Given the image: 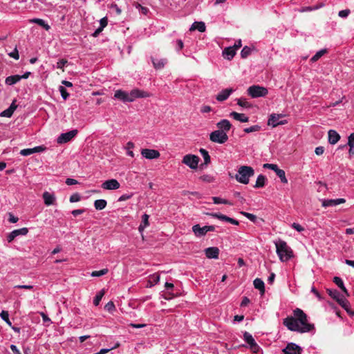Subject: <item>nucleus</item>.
Returning <instances> with one entry per match:
<instances>
[{"mask_svg": "<svg viewBox=\"0 0 354 354\" xmlns=\"http://www.w3.org/2000/svg\"><path fill=\"white\" fill-rule=\"evenodd\" d=\"M283 324L289 330L299 333H309L315 330L314 324L308 322L307 315L298 308L293 310V315L283 319Z\"/></svg>", "mask_w": 354, "mask_h": 354, "instance_id": "f257e3e1", "label": "nucleus"}, {"mask_svg": "<svg viewBox=\"0 0 354 354\" xmlns=\"http://www.w3.org/2000/svg\"><path fill=\"white\" fill-rule=\"evenodd\" d=\"M149 95L148 93L139 89H133L129 93L122 90H117L114 94V97L116 99L123 102H131L136 98L147 97Z\"/></svg>", "mask_w": 354, "mask_h": 354, "instance_id": "f03ea898", "label": "nucleus"}, {"mask_svg": "<svg viewBox=\"0 0 354 354\" xmlns=\"http://www.w3.org/2000/svg\"><path fill=\"white\" fill-rule=\"evenodd\" d=\"M274 245L276 246V252L281 261H288L293 257L292 249L285 241L279 239L274 241Z\"/></svg>", "mask_w": 354, "mask_h": 354, "instance_id": "7ed1b4c3", "label": "nucleus"}, {"mask_svg": "<svg viewBox=\"0 0 354 354\" xmlns=\"http://www.w3.org/2000/svg\"><path fill=\"white\" fill-rule=\"evenodd\" d=\"M254 171L252 167L243 165L239 167L235 178L238 182L248 185L250 181V178L254 176Z\"/></svg>", "mask_w": 354, "mask_h": 354, "instance_id": "20e7f679", "label": "nucleus"}, {"mask_svg": "<svg viewBox=\"0 0 354 354\" xmlns=\"http://www.w3.org/2000/svg\"><path fill=\"white\" fill-rule=\"evenodd\" d=\"M247 93L252 98L265 97L268 93V90L259 85H252L247 89Z\"/></svg>", "mask_w": 354, "mask_h": 354, "instance_id": "39448f33", "label": "nucleus"}, {"mask_svg": "<svg viewBox=\"0 0 354 354\" xmlns=\"http://www.w3.org/2000/svg\"><path fill=\"white\" fill-rule=\"evenodd\" d=\"M328 295L335 299L337 303L346 311L348 312V306L350 305L348 301L340 294L339 291L337 290H330L328 289Z\"/></svg>", "mask_w": 354, "mask_h": 354, "instance_id": "423d86ee", "label": "nucleus"}, {"mask_svg": "<svg viewBox=\"0 0 354 354\" xmlns=\"http://www.w3.org/2000/svg\"><path fill=\"white\" fill-rule=\"evenodd\" d=\"M209 139L214 142L223 144L228 140V136L226 133L216 130L210 133Z\"/></svg>", "mask_w": 354, "mask_h": 354, "instance_id": "0eeeda50", "label": "nucleus"}, {"mask_svg": "<svg viewBox=\"0 0 354 354\" xmlns=\"http://www.w3.org/2000/svg\"><path fill=\"white\" fill-rule=\"evenodd\" d=\"M214 230L215 227L213 225H205L201 227L199 225L196 224L192 227V231L197 236H204L208 232H213Z\"/></svg>", "mask_w": 354, "mask_h": 354, "instance_id": "6e6552de", "label": "nucleus"}, {"mask_svg": "<svg viewBox=\"0 0 354 354\" xmlns=\"http://www.w3.org/2000/svg\"><path fill=\"white\" fill-rule=\"evenodd\" d=\"M78 131L73 129L66 133H62L57 139V142L59 144L66 143L71 140L77 134Z\"/></svg>", "mask_w": 354, "mask_h": 354, "instance_id": "1a4fd4ad", "label": "nucleus"}, {"mask_svg": "<svg viewBox=\"0 0 354 354\" xmlns=\"http://www.w3.org/2000/svg\"><path fill=\"white\" fill-rule=\"evenodd\" d=\"M199 156H183V162L191 169H196L199 167Z\"/></svg>", "mask_w": 354, "mask_h": 354, "instance_id": "9d476101", "label": "nucleus"}, {"mask_svg": "<svg viewBox=\"0 0 354 354\" xmlns=\"http://www.w3.org/2000/svg\"><path fill=\"white\" fill-rule=\"evenodd\" d=\"M102 188L106 190H115L120 188V184L116 179H109L102 183Z\"/></svg>", "mask_w": 354, "mask_h": 354, "instance_id": "9b49d317", "label": "nucleus"}, {"mask_svg": "<svg viewBox=\"0 0 354 354\" xmlns=\"http://www.w3.org/2000/svg\"><path fill=\"white\" fill-rule=\"evenodd\" d=\"M346 200L344 198H336V199H323L322 201V205L324 207H334L339 204L344 203Z\"/></svg>", "mask_w": 354, "mask_h": 354, "instance_id": "f8f14e48", "label": "nucleus"}, {"mask_svg": "<svg viewBox=\"0 0 354 354\" xmlns=\"http://www.w3.org/2000/svg\"><path fill=\"white\" fill-rule=\"evenodd\" d=\"M282 351L283 354H301L300 347L295 343L288 344Z\"/></svg>", "mask_w": 354, "mask_h": 354, "instance_id": "ddd939ff", "label": "nucleus"}, {"mask_svg": "<svg viewBox=\"0 0 354 354\" xmlns=\"http://www.w3.org/2000/svg\"><path fill=\"white\" fill-rule=\"evenodd\" d=\"M28 232V230L26 227L15 230L8 235L7 241L9 243H11L17 236L26 235V234H27Z\"/></svg>", "mask_w": 354, "mask_h": 354, "instance_id": "4468645a", "label": "nucleus"}, {"mask_svg": "<svg viewBox=\"0 0 354 354\" xmlns=\"http://www.w3.org/2000/svg\"><path fill=\"white\" fill-rule=\"evenodd\" d=\"M205 254L208 259H217L219 255V249L216 247H209L205 250Z\"/></svg>", "mask_w": 354, "mask_h": 354, "instance_id": "2eb2a0df", "label": "nucleus"}, {"mask_svg": "<svg viewBox=\"0 0 354 354\" xmlns=\"http://www.w3.org/2000/svg\"><path fill=\"white\" fill-rule=\"evenodd\" d=\"M281 117L282 115L279 114H272L268 120V125H272L273 127H275L279 124H283L286 123V121H279V119Z\"/></svg>", "mask_w": 354, "mask_h": 354, "instance_id": "dca6fc26", "label": "nucleus"}, {"mask_svg": "<svg viewBox=\"0 0 354 354\" xmlns=\"http://www.w3.org/2000/svg\"><path fill=\"white\" fill-rule=\"evenodd\" d=\"M44 204L47 206L53 205L56 201V197L54 194L48 192H44L42 195Z\"/></svg>", "mask_w": 354, "mask_h": 354, "instance_id": "f3484780", "label": "nucleus"}, {"mask_svg": "<svg viewBox=\"0 0 354 354\" xmlns=\"http://www.w3.org/2000/svg\"><path fill=\"white\" fill-rule=\"evenodd\" d=\"M216 127L221 131L226 133L231 129L232 124L228 120L223 119L216 124Z\"/></svg>", "mask_w": 354, "mask_h": 354, "instance_id": "a211bd4d", "label": "nucleus"}, {"mask_svg": "<svg viewBox=\"0 0 354 354\" xmlns=\"http://www.w3.org/2000/svg\"><path fill=\"white\" fill-rule=\"evenodd\" d=\"M233 91L232 88L223 89L216 95V98L218 101L223 102L227 100Z\"/></svg>", "mask_w": 354, "mask_h": 354, "instance_id": "6ab92c4d", "label": "nucleus"}, {"mask_svg": "<svg viewBox=\"0 0 354 354\" xmlns=\"http://www.w3.org/2000/svg\"><path fill=\"white\" fill-rule=\"evenodd\" d=\"M46 147L44 146H38L30 149H24L21 150L20 155H30L35 153H40L44 151Z\"/></svg>", "mask_w": 354, "mask_h": 354, "instance_id": "aec40b11", "label": "nucleus"}, {"mask_svg": "<svg viewBox=\"0 0 354 354\" xmlns=\"http://www.w3.org/2000/svg\"><path fill=\"white\" fill-rule=\"evenodd\" d=\"M328 142L332 145L336 144L340 139V136L335 130H329L328 133Z\"/></svg>", "mask_w": 354, "mask_h": 354, "instance_id": "412c9836", "label": "nucleus"}, {"mask_svg": "<svg viewBox=\"0 0 354 354\" xmlns=\"http://www.w3.org/2000/svg\"><path fill=\"white\" fill-rule=\"evenodd\" d=\"M151 60H152L153 67L156 69L162 68L167 62V60L165 58L156 59L154 57H151Z\"/></svg>", "mask_w": 354, "mask_h": 354, "instance_id": "4be33fe9", "label": "nucleus"}, {"mask_svg": "<svg viewBox=\"0 0 354 354\" xmlns=\"http://www.w3.org/2000/svg\"><path fill=\"white\" fill-rule=\"evenodd\" d=\"M230 115L234 120L241 122H247L249 121V118L247 117L244 113H239L235 111H232L230 113Z\"/></svg>", "mask_w": 354, "mask_h": 354, "instance_id": "5701e85b", "label": "nucleus"}, {"mask_svg": "<svg viewBox=\"0 0 354 354\" xmlns=\"http://www.w3.org/2000/svg\"><path fill=\"white\" fill-rule=\"evenodd\" d=\"M195 30H198L201 32H204L206 30V26L204 22L203 21H195L192 24L189 30L194 31Z\"/></svg>", "mask_w": 354, "mask_h": 354, "instance_id": "b1692460", "label": "nucleus"}, {"mask_svg": "<svg viewBox=\"0 0 354 354\" xmlns=\"http://www.w3.org/2000/svg\"><path fill=\"white\" fill-rule=\"evenodd\" d=\"M254 288L260 291L261 295L265 293V284L263 280L259 278H256L253 281Z\"/></svg>", "mask_w": 354, "mask_h": 354, "instance_id": "393cba45", "label": "nucleus"}, {"mask_svg": "<svg viewBox=\"0 0 354 354\" xmlns=\"http://www.w3.org/2000/svg\"><path fill=\"white\" fill-rule=\"evenodd\" d=\"M266 178L264 175L260 174L257 176L256 183L254 185V188H262L266 185Z\"/></svg>", "mask_w": 354, "mask_h": 354, "instance_id": "a878e982", "label": "nucleus"}, {"mask_svg": "<svg viewBox=\"0 0 354 354\" xmlns=\"http://www.w3.org/2000/svg\"><path fill=\"white\" fill-rule=\"evenodd\" d=\"M160 281V275L158 273H154L149 276V279L148 281V284L147 287L151 288L154 285L157 284Z\"/></svg>", "mask_w": 354, "mask_h": 354, "instance_id": "bb28decb", "label": "nucleus"}, {"mask_svg": "<svg viewBox=\"0 0 354 354\" xmlns=\"http://www.w3.org/2000/svg\"><path fill=\"white\" fill-rule=\"evenodd\" d=\"M149 216L147 214H144L142 216V222L138 227V230L142 232L149 225Z\"/></svg>", "mask_w": 354, "mask_h": 354, "instance_id": "cd10ccee", "label": "nucleus"}, {"mask_svg": "<svg viewBox=\"0 0 354 354\" xmlns=\"http://www.w3.org/2000/svg\"><path fill=\"white\" fill-rule=\"evenodd\" d=\"M223 54L226 56L228 60L232 59L236 54V50L232 46L227 47L224 49Z\"/></svg>", "mask_w": 354, "mask_h": 354, "instance_id": "c85d7f7f", "label": "nucleus"}, {"mask_svg": "<svg viewBox=\"0 0 354 354\" xmlns=\"http://www.w3.org/2000/svg\"><path fill=\"white\" fill-rule=\"evenodd\" d=\"M21 80L19 75H10L6 78L5 82L7 85H13Z\"/></svg>", "mask_w": 354, "mask_h": 354, "instance_id": "c756f323", "label": "nucleus"}, {"mask_svg": "<svg viewBox=\"0 0 354 354\" xmlns=\"http://www.w3.org/2000/svg\"><path fill=\"white\" fill-rule=\"evenodd\" d=\"M107 205V202L104 199H97L94 202V207L97 210L104 209Z\"/></svg>", "mask_w": 354, "mask_h": 354, "instance_id": "7c9ffc66", "label": "nucleus"}, {"mask_svg": "<svg viewBox=\"0 0 354 354\" xmlns=\"http://www.w3.org/2000/svg\"><path fill=\"white\" fill-rule=\"evenodd\" d=\"M17 109V106L14 102L11 104L10 107L1 113V115L3 117L10 118L13 114L14 111Z\"/></svg>", "mask_w": 354, "mask_h": 354, "instance_id": "2f4dec72", "label": "nucleus"}, {"mask_svg": "<svg viewBox=\"0 0 354 354\" xmlns=\"http://www.w3.org/2000/svg\"><path fill=\"white\" fill-rule=\"evenodd\" d=\"M348 145L349 147V155L354 154V133L348 136Z\"/></svg>", "mask_w": 354, "mask_h": 354, "instance_id": "473e14b6", "label": "nucleus"}, {"mask_svg": "<svg viewBox=\"0 0 354 354\" xmlns=\"http://www.w3.org/2000/svg\"><path fill=\"white\" fill-rule=\"evenodd\" d=\"M212 198L213 203L214 204H225V205H233L232 203L230 202V201L221 198L220 197L213 196Z\"/></svg>", "mask_w": 354, "mask_h": 354, "instance_id": "72a5a7b5", "label": "nucleus"}, {"mask_svg": "<svg viewBox=\"0 0 354 354\" xmlns=\"http://www.w3.org/2000/svg\"><path fill=\"white\" fill-rule=\"evenodd\" d=\"M243 339L245 342L248 344V345L250 346L253 345L254 343H256L254 339L253 338L252 335L249 333L248 332H245L243 334Z\"/></svg>", "mask_w": 354, "mask_h": 354, "instance_id": "f704fd0d", "label": "nucleus"}, {"mask_svg": "<svg viewBox=\"0 0 354 354\" xmlns=\"http://www.w3.org/2000/svg\"><path fill=\"white\" fill-rule=\"evenodd\" d=\"M207 214L223 221L227 222L229 219V216L221 214L220 213H207Z\"/></svg>", "mask_w": 354, "mask_h": 354, "instance_id": "c9c22d12", "label": "nucleus"}, {"mask_svg": "<svg viewBox=\"0 0 354 354\" xmlns=\"http://www.w3.org/2000/svg\"><path fill=\"white\" fill-rule=\"evenodd\" d=\"M326 49H322L316 53V54L312 57L310 61L315 62L319 60L325 53H326Z\"/></svg>", "mask_w": 354, "mask_h": 354, "instance_id": "e433bc0d", "label": "nucleus"}, {"mask_svg": "<svg viewBox=\"0 0 354 354\" xmlns=\"http://www.w3.org/2000/svg\"><path fill=\"white\" fill-rule=\"evenodd\" d=\"M104 295V290H102L95 295L93 299V304L97 306L99 305L100 301L102 300L103 296Z\"/></svg>", "mask_w": 354, "mask_h": 354, "instance_id": "4c0bfd02", "label": "nucleus"}, {"mask_svg": "<svg viewBox=\"0 0 354 354\" xmlns=\"http://www.w3.org/2000/svg\"><path fill=\"white\" fill-rule=\"evenodd\" d=\"M31 21L38 24L40 26H42L46 30L50 29V26L47 24H46V22L41 19L35 18V19H32Z\"/></svg>", "mask_w": 354, "mask_h": 354, "instance_id": "58836bf2", "label": "nucleus"}, {"mask_svg": "<svg viewBox=\"0 0 354 354\" xmlns=\"http://www.w3.org/2000/svg\"><path fill=\"white\" fill-rule=\"evenodd\" d=\"M276 174L277 176L280 178L281 183H287L288 180L286 177L285 171L283 169H279L277 171H276Z\"/></svg>", "mask_w": 354, "mask_h": 354, "instance_id": "ea45409f", "label": "nucleus"}, {"mask_svg": "<svg viewBox=\"0 0 354 354\" xmlns=\"http://www.w3.org/2000/svg\"><path fill=\"white\" fill-rule=\"evenodd\" d=\"M237 104L244 108H251L252 104L245 98L237 99Z\"/></svg>", "mask_w": 354, "mask_h": 354, "instance_id": "a19ab883", "label": "nucleus"}, {"mask_svg": "<svg viewBox=\"0 0 354 354\" xmlns=\"http://www.w3.org/2000/svg\"><path fill=\"white\" fill-rule=\"evenodd\" d=\"M252 49L245 46L243 48L241 52V56L242 58H246L248 56H249L251 54Z\"/></svg>", "mask_w": 354, "mask_h": 354, "instance_id": "79ce46f5", "label": "nucleus"}, {"mask_svg": "<svg viewBox=\"0 0 354 354\" xmlns=\"http://www.w3.org/2000/svg\"><path fill=\"white\" fill-rule=\"evenodd\" d=\"M141 155H160V153L157 150L143 149L141 151Z\"/></svg>", "mask_w": 354, "mask_h": 354, "instance_id": "37998d69", "label": "nucleus"}, {"mask_svg": "<svg viewBox=\"0 0 354 354\" xmlns=\"http://www.w3.org/2000/svg\"><path fill=\"white\" fill-rule=\"evenodd\" d=\"M108 272V269L104 268L97 271H93L91 273V276L94 277H98L106 274Z\"/></svg>", "mask_w": 354, "mask_h": 354, "instance_id": "c03bdc74", "label": "nucleus"}, {"mask_svg": "<svg viewBox=\"0 0 354 354\" xmlns=\"http://www.w3.org/2000/svg\"><path fill=\"white\" fill-rule=\"evenodd\" d=\"M104 308L106 310H107L109 313H113L115 310V306L113 301H109L104 306Z\"/></svg>", "mask_w": 354, "mask_h": 354, "instance_id": "a18cd8bd", "label": "nucleus"}, {"mask_svg": "<svg viewBox=\"0 0 354 354\" xmlns=\"http://www.w3.org/2000/svg\"><path fill=\"white\" fill-rule=\"evenodd\" d=\"M1 318L5 321L8 324L11 325V322L9 319V314L7 311L3 310L0 313Z\"/></svg>", "mask_w": 354, "mask_h": 354, "instance_id": "49530a36", "label": "nucleus"}, {"mask_svg": "<svg viewBox=\"0 0 354 354\" xmlns=\"http://www.w3.org/2000/svg\"><path fill=\"white\" fill-rule=\"evenodd\" d=\"M241 214H243L244 216H245L247 218H248L250 221H251L253 223L256 222L257 216L251 213L245 212H241Z\"/></svg>", "mask_w": 354, "mask_h": 354, "instance_id": "de8ad7c7", "label": "nucleus"}, {"mask_svg": "<svg viewBox=\"0 0 354 354\" xmlns=\"http://www.w3.org/2000/svg\"><path fill=\"white\" fill-rule=\"evenodd\" d=\"M260 129H261L260 126H259V125H254V126H252L250 127L245 128L244 132L247 133H252V132H254V131H258L260 130Z\"/></svg>", "mask_w": 354, "mask_h": 354, "instance_id": "09e8293b", "label": "nucleus"}, {"mask_svg": "<svg viewBox=\"0 0 354 354\" xmlns=\"http://www.w3.org/2000/svg\"><path fill=\"white\" fill-rule=\"evenodd\" d=\"M59 91L64 100H66L68 97L69 93L67 92L66 89L64 86H60L59 87Z\"/></svg>", "mask_w": 354, "mask_h": 354, "instance_id": "8fccbe9b", "label": "nucleus"}, {"mask_svg": "<svg viewBox=\"0 0 354 354\" xmlns=\"http://www.w3.org/2000/svg\"><path fill=\"white\" fill-rule=\"evenodd\" d=\"M333 282L341 289L342 288H344V282L342 279L339 277H335L333 278Z\"/></svg>", "mask_w": 354, "mask_h": 354, "instance_id": "3c124183", "label": "nucleus"}, {"mask_svg": "<svg viewBox=\"0 0 354 354\" xmlns=\"http://www.w3.org/2000/svg\"><path fill=\"white\" fill-rule=\"evenodd\" d=\"M211 156H203L204 162L200 163L199 168L203 169L209 162Z\"/></svg>", "mask_w": 354, "mask_h": 354, "instance_id": "603ef678", "label": "nucleus"}, {"mask_svg": "<svg viewBox=\"0 0 354 354\" xmlns=\"http://www.w3.org/2000/svg\"><path fill=\"white\" fill-rule=\"evenodd\" d=\"M80 199H81L80 195L77 193H75V194H72L70 196L69 201L71 203H76V202L80 201Z\"/></svg>", "mask_w": 354, "mask_h": 354, "instance_id": "864d4df0", "label": "nucleus"}, {"mask_svg": "<svg viewBox=\"0 0 354 354\" xmlns=\"http://www.w3.org/2000/svg\"><path fill=\"white\" fill-rule=\"evenodd\" d=\"M133 194H122L118 198V201L122 202V201H127V200L130 199L133 196Z\"/></svg>", "mask_w": 354, "mask_h": 354, "instance_id": "5fc2aeb1", "label": "nucleus"}, {"mask_svg": "<svg viewBox=\"0 0 354 354\" xmlns=\"http://www.w3.org/2000/svg\"><path fill=\"white\" fill-rule=\"evenodd\" d=\"M263 168L270 169L276 172L279 168L275 164L266 163L263 165Z\"/></svg>", "mask_w": 354, "mask_h": 354, "instance_id": "6e6d98bb", "label": "nucleus"}, {"mask_svg": "<svg viewBox=\"0 0 354 354\" xmlns=\"http://www.w3.org/2000/svg\"><path fill=\"white\" fill-rule=\"evenodd\" d=\"M203 181L207 183H212L214 181V178L210 175H203L201 178Z\"/></svg>", "mask_w": 354, "mask_h": 354, "instance_id": "4d7b16f0", "label": "nucleus"}, {"mask_svg": "<svg viewBox=\"0 0 354 354\" xmlns=\"http://www.w3.org/2000/svg\"><path fill=\"white\" fill-rule=\"evenodd\" d=\"M133 147H134V145L131 142H129L127 144V146L125 147V148L127 149V155H133V151L131 150L132 148H133Z\"/></svg>", "mask_w": 354, "mask_h": 354, "instance_id": "13d9d810", "label": "nucleus"}, {"mask_svg": "<svg viewBox=\"0 0 354 354\" xmlns=\"http://www.w3.org/2000/svg\"><path fill=\"white\" fill-rule=\"evenodd\" d=\"M291 227L299 232H301L304 230V228L297 223H293Z\"/></svg>", "mask_w": 354, "mask_h": 354, "instance_id": "bf43d9fd", "label": "nucleus"}, {"mask_svg": "<svg viewBox=\"0 0 354 354\" xmlns=\"http://www.w3.org/2000/svg\"><path fill=\"white\" fill-rule=\"evenodd\" d=\"M350 12H351V11L349 9H345V10H340L338 13V15L340 17L344 18V17H346L350 14Z\"/></svg>", "mask_w": 354, "mask_h": 354, "instance_id": "052dcab7", "label": "nucleus"}, {"mask_svg": "<svg viewBox=\"0 0 354 354\" xmlns=\"http://www.w3.org/2000/svg\"><path fill=\"white\" fill-rule=\"evenodd\" d=\"M66 64H67V60L62 59L57 62V68L62 69Z\"/></svg>", "mask_w": 354, "mask_h": 354, "instance_id": "680f3d73", "label": "nucleus"}, {"mask_svg": "<svg viewBox=\"0 0 354 354\" xmlns=\"http://www.w3.org/2000/svg\"><path fill=\"white\" fill-rule=\"evenodd\" d=\"M8 55L10 57H12L15 59H19V52H18L17 48H15V50L12 52H11L10 53H9Z\"/></svg>", "mask_w": 354, "mask_h": 354, "instance_id": "e2e57ef3", "label": "nucleus"}, {"mask_svg": "<svg viewBox=\"0 0 354 354\" xmlns=\"http://www.w3.org/2000/svg\"><path fill=\"white\" fill-rule=\"evenodd\" d=\"M176 297V295L171 292V291H167L165 296H164V298L167 300H170L171 299H173L174 297Z\"/></svg>", "mask_w": 354, "mask_h": 354, "instance_id": "0e129e2a", "label": "nucleus"}, {"mask_svg": "<svg viewBox=\"0 0 354 354\" xmlns=\"http://www.w3.org/2000/svg\"><path fill=\"white\" fill-rule=\"evenodd\" d=\"M100 24L102 29H104L108 24V19L106 17H103L100 21Z\"/></svg>", "mask_w": 354, "mask_h": 354, "instance_id": "69168bd1", "label": "nucleus"}, {"mask_svg": "<svg viewBox=\"0 0 354 354\" xmlns=\"http://www.w3.org/2000/svg\"><path fill=\"white\" fill-rule=\"evenodd\" d=\"M250 348L252 352L256 353H257L261 349L260 346L257 343H254L253 345L250 346Z\"/></svg>", "mask_w": 354, "mask_h": 354, "instance_id": "338daca9", "label": "nucleus"}, {"mask_svg": "<svg viewBox=\"0 0 354 354\" xmlns=\"http://www.w3.org/2000/svg\"><path fill=\"white\" fill-rule=\"evenodd\" d=\"M10 347L14 354H21L20 351L18 349V348L17 347L16 345L11 344Z\"/></svg>", "mask_w": 354, "mask_h": 354, "instance_id": "774afa93", "label": "nucleus"}]
</instances>
